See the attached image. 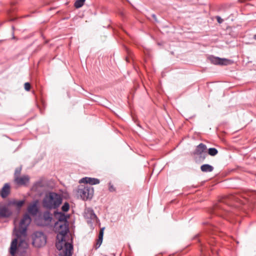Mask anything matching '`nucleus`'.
I'll list each match as a JSON object with an SVG mask.
<instances>
[{"mask_svg": "<svg viewBox=\"0 0 256 256\" xmlns=\"http://www.w3.org/2000/svg\"><path fill=\"white\" fill-rule=\"evenodd\" d=\"M32 244L37 248L42 247L46 244V236L42 232H36L32 236Z\"/></svg>", "mask_w": 256, "mask_h": 256, "instance_id": "5", "label": "nucleus"}, {"mask_svg": "<svg viewBox=\"0 0 256 256\" xmlns=\"http://www.w3.org/2000/svg\"><path fill=\"white\" fill-rule=\"evenodd\" d=\"M54 216L55 218L58 219V221L54 222V228L56 231L60 228V226L66 225L68 228V226L66 224L68 217L64 214L55 211L54 212Z\"/></svg>", "mask_w": 256, "mask_h": 256, "instance_id": "6", "label": "nucleus"}, {"mask_svg": "<svg viewBox=\"0 0 256 256\" xmlns=\"http://www.w3.org/2000/svg\"><path fill=\"white\" fill-rule=\"evenodd\" d=\"M10 192V186L8 183H6L0 190V196L2 198H6Z\"/></svg>", "mask_w": 256, "mask_h": 256, "instance_id": "12", "label": "nucleus"}, {"mask_svg": "<svg viewBox=\"0 0 256 256\" xmlns=\"http://www.w3.org/2000/svg\"><path fill=\"white\" fill-rule=\"evenodd\" d=\"M24 88L26 90L29 91L30 89V84L28 82H26L24 84Z\"/></svg>", "mask_w": 256, "mask_h": 256, "instance_id": "23", "label": "nucleus"}, {"mask_svg": "<svg viewBox=\"0 0 256 256\" xmlns=\"http://www.w3.org/2000/svg\"><path fill=\"white\" fill-rule=\"evenodd\" d=\"M41 220H42V222L38 224L39 225L42 226H50L51 224L52 220V214L48 211L44 212L43 213Z\"/></svg>", "mask_w": 256, "mask_h": 256, "instance_id": "8", "label": "nucleus"}, {"mask_svg": "<svg viewBox=\"0 0 256 256\" xmlns=\"http://www.w3.org/2000/svg\"><path fill=\"white\" fill-rule=\"evenodd\" d=\"M254 40H256V34L254 35Z\"/></svg>", "mask_w": 256, "mask_h": 256, "instance_id": "28", "label": "nucleus"}, {"mask_svg": "<svg viewBox=\"0 0 256 256\" xmlns=\"http://www.w3.org/2000/svg\"><path fill=\"white\" fill-rule=\"evenodd\" d=\"M30 177L28 175L18 176L14 178V182L18 186H24L29 182Z\"/></svg>", "mask_w": 256, "mask_h": 256, "instance_id": "11", "label": "nucleus"}, {"mask_svg": "<svg viewBox=\"0 0 256 256\" xmlns=\"http://www.w3.org/2000/svg\"><path fill=\"white\" fill-rule=\"evenodd\" d=\"M218 153V150L216 148H210L208 150V154L211 156H214Z\"/></svg>", "mask_w": 256, "mask_h": 256, "instance_id": "20", "label": "nucleus"}, {"mask_svg": "<svg viewBox=\"0 0 256 256\" xmlns=\"http://www.w3.org/2000/svg\"><path fill=\"white\" fill-rule=\"evenodd\" d=\"M86 0H76L74 4L76 8H81L85 2Z\"/></svg>", "mask_w": 256, "mask_h": 256, "instance_id": "19", "label": "nucleus"}, {"mask_svg": "<svg viewBox=\"0 0 256 256\" xmlns=\"http://www.w3.org/2000/svg\"><path fill=\"white\" fill-rule=\"evenodd\" d=\"M62 198L60 194L49 192L44 196L42 200V206L48 210L58 208L62 204Z\"/></svg>", "mask_w": 256, "mask_h": 256, "instance_id": "2", "label": "nucleus"}, {"mask_svg": "<svg viewBox=\"0 0 256 256\" xmlns=\"http://www.w3.org/2000/svg\"><path fill=\"white\" fill-rule=\"evenodd\" d=\"M68 232V228L64 224L60 226V228L56 231L58 233L56 236L58 241L56 244V246L58 250H62L64 246V250L60 254V256H72L73 246L66 242L64 239Z\"/></svg>", "mask_w": 256, "mask_h": 256, "instance_id": "1", "label": "nucleus"}, {"mask_svg": "<svg viewBox=\"0 0 256 256\" xmlns=\"http://www.w3.org/2000/svg\"><path fill=\"white\" fill-rule=\"evenodd\" d=\"M216 19L217 20V22L219 24H222L223 22V20L220 16H216Z\"/></svg>", "mask_w": 256, "mask_h": 256, "instance_id": "27", "label": "nucleus"}, {"mask_svg": "<svg viewBox=\"0 0 256 256\" xmlns=\"http://www.w3.org/2000/svg\"><path fill=\"white\" fill-rule=\"evenodd\" d=\"M84 216L86 219H88V222H90L91 220H94L97 218L96 216L94 214L93 210L92 208H86L84 212Z\"/></svg>", "mask_w": 256, "mask_h": 256, "instance_id": "10", "label": "nucleus"}, {"mask_svg": "<svg viewBox=\"0 0 256 256\" xmlns=\"http://www.w3.org/2000/svg\"><path fill=\"white\" fill-rule=\"evenodd\" d=\"M206 150V146L204 144L201 143L196 146L194 152V154L198 156L200 158L204 160L207 156Z\"/></svg>", "mask_w": 256, "mask_h": 256, "instance_id": "7", "label": "nucleus"}, {"mask_svg": "<svg viewBox=\"0 0 256 256\" xmlns=\"http://www.w3.org/2000/svg\"><path fill=\"white\" fill-rule=\"evenodd\" d=\"M200 170L204 172H211L214 170V167L208 164L201 166Z\"/></svg>", "mask_w": 256, "mask_h": 256, "instance_id": "18", "label": "nucleus"}, {"mask_svg": "<svg viewBox=\"0 0 256 256\" xmlns=\"http://www.w3.org/2000/svg\"><path fill=\"white\" fill-rule=\"evenodd\" d=\"M109 190L111 192L115 191V188L114 186L111 184H109Z\"/></svg>", "mask_w": 256, "mask_h": 256, "instance_id": "26", "label": "nucleus"}, {"mask_svg": "<svg viewBox=\"0 0 256 256\" xmlns=\"http://www.w3.org/2000/svg\"><path fill=\"white\" fill-rule=\"evenodd\" d=\"M94 192V188L90 186H81L77 190L78 194L84 200L91 199L93 196Z\"/></svg>", "mask_w": 256, "mask_h": 256, "instance_id": "3", "label": "nucleus"}, {"mask_svg": "<svg viewBox=\"0 0 256 256\" xmlns=\"http://www.w3.org/2000/svg\"><path fill=\"white\" fill-rule=\"evenodd\" d=\"M152 16L154 18H156V16L155 14H152Z\"/></svg>", "mask_w": 256, "mask_h": 256, "instance_id": "29", "label": "nucleus"}, {"mask_svg": "<svg viewBox=\"0 0 256 256\" xmlns=\"http://www.w3.org/2000/svg\"><path fill=\"white\" fill-rule=\"evenodd\" d=\"M102 240H100V239L98 238V240H97V242L96 243V249L98 248L101 245V244L102 243Z\"/></svg>", "mask_w": 256, "mask_h": 256, "instance_id": "25", "label": "nucleus"}, {"mask_svg": "<svg viewBox=\"0 0 256 256\" xmlns=\"http://www.w3.org/2000/svg\"><path fill=\"white\" fill-rule=\"evenodd\" d=\"M12 38L13 39H15L16 38L15 36L14 35H13V36H12Z\"/></svg>", "mask_w": 256, "mask_h": 256, "instance_id": "30", "label": "nucleus"}, {"mask_svg": "<svg viewBox=\"0 0 256 256\" xmlns=\"http://www.w3.org/2000/svg\"><path fill=\"white\" fill-rule=\"evenodd\" d=\"M70 209V204L68 202H65L62 207V210L64 212H67Z\"/></svg>", "mask_w": 256, "mask_h": 256, "instance_id": "21", "label": "nucleus"}, {"mask_svg": "<svg viewBox=\"0 0 256 256\" xmlns=\"http://www.w3.org/2000/svg\"><path fill=\"white\" fill-rule=\"evenodd\" d=\"M28 212L32 215L36 214L38 212V208L37 207L36 202H34L32 204L30 205L28 208Z\"/></svg>", "mask_w": 256, "mask_h": 256, "instance_id": "17", "label": "nucleus"}, {"mask_svg": "<svg viewBox=\"0 0 256 256\" xmlns=\"http://www.w3.org/2000/svg\"><path fill=\"white\" fill-rule=\"evenodd\" d=\"M17 244H18V240L16 238L14 239L10 244V254L12 256H14L16 253V250L17 249Z\"/></svg>", "mask_w": 256, "mask_h": 256, "instance_id": "16", "label": "nucleus"}, {"mask_svg": "<svg viewBox=\"0 0 256 256\" xmlns=\"http://www.w3.org/2000/svg\"><path fill=\"white\" fill-rule=\"evenodd\" d=\"M100 181L96 178L85 177L80 180V183L88 184L90 185L97 184L100 183Z\"/></svg>", "mask_w": 256, "mask_h": 256, "instance_id": "13", "label": "nucleus"}, {"mask_svg": "<svg viewBox=\"0 0 256 256\" xmlns=\"http://www.w3.org/2000/svg\"><path fill=\"white\" fill-rule=\"evenodd\" d=\"M12 214V212L6 206H0V217L8 218Z\"/></svg>", "mask_w": 256, "mask_h": 256, "instance_id": "14", "label": "nucleus"}, {"mask_svg": "<svg viewBox=\"0 0 256 256\" xmlns=\"http://www.w3.org/2000/svg\"><path fill=\"white\" fill-rule=\"evenodd\" d=\"M24 200H13L10 201L8 205L9 206H14L16 207L17 209L18 210H20V208L22 207V206L24 204Z\"/></svg>", "mask_w": 256, "mask_h": 256, "instance_id": "15", "label": "nucleus"}, {"mask_svg": "<svg viewBox=\"0 0 256 256\" xmlns=\"http://www.w3.org/2000/svg\"><path fill=\"white\" fill-rule=\"evenodd\" d=\"M104 230V228H102L99 232L98 238L100 239V240L103 239Z\"/></svg>", "mask_w": 256, "mask_h": 256, "instance_id": "24", "label": "nucleus"}, {"mask_svg": "<svg viewBox=\"0 0 256 256\" xmlns=\"http://www.w3.org/2000/svg\"><path fill=\"white\" fill-rule=\"evenodd\" d=\"M210 60L212 64L219 65H227L229 64L230 62L229 60L215 56L210 57Z\"/></svg>", "mask_w": 256, "mask_h": 256, "instance_id": "9", "label": "nucleus"}, {"mask_svg": "<svg viewBox=\"0 0 256 256\" xmlns=\"http://www.w3.org/2000/svg\"><path fill=\"white\" fill-rule=\"evenodd\" d=\"M32 219L28 214L24 215L20 222L18 231L16 234L18 237L26 236L27 228L30 223Z\"/></svg>", "mask_w": 256, "mask_h": 256, "instance_id": "4", "label": "nucleus"}, {"mask_svg": "<svg viewBox=\"0 0 256 256\" xmlns=\"http://www.w3.org/2000/svg\"><path fill=\"white\" fill-rule=\"evenodd\" d=\"M21 170H22L21 168H17L16 169L14 174V178H18V176H20Z\"/></svg>", "mask_w": 256, "mask_h": 256, "instance_id": "22", "label": "nucleus"}]
</instances>
